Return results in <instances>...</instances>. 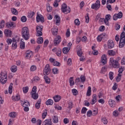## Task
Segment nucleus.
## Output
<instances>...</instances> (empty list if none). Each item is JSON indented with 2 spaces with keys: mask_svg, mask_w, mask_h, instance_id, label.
I'll return each instance as SVG.
<instances>
[{
  "mask_svg": "<svg viewBox=\"0 0 125 125\" xmlns=\"http://www.w3.org/2000/svg\"><path fill=\"white\" fill-rule=\"evenodd\" d=\"M87 96H90L91 95V87H88V89L86 93Z\"/></svg>",
  "mask_w": 125,
  "mask_h": 125,
  "instance_id": "35",
  "label": "nucleus"
},
{
  "mask_svg": "<svg viewBox=\"0 0 125 125\" xmlns=\"http://www.w3.org/2000/svg\"><path fill=\"white\" fill-rule=\"evenodd\" d=\"M109 65L112 66V67H113V68H115V69L120 68V63H119L118 61L114 60L113 58H110Z\"/></svg>",
  "mask_w": 125,
  "mask_h": 125,
  "instance_id": "3",
  "label": "nucleus"
},
{
  "mask_svg": "<svg viewBox=\"0 0 125 125\" xmlns=\"http://www.w3.org/2000/svg\"><path fill=\"white\" fill-rule=\"evenodd\" d=\"M109 79L110 80H111V81H112V80H113V79H114V72L111 71L109 73Z\"/></svg>",
  "mask_w": 125,
  "mask_h": 125,
  "instance_id": "45",
  "label": "nucleus"
},
{
  "mask_svg": "<svg viewBox=\"0 0 125 125\" xmlns=\"http://www.w3.org/2000/svg\"><path fill=\"white\" fill-rule=\"evenodd\" d=\"M11 11L12 14H13L14 15H18V11H17L16 9L14 8H11Z\"/></svg>",
  "mask_w": 125,
  "mask_h": 125,
  "instance_id": "27",
  "label": "nucleus"
},
{
  "mask_svg": "<svg viewBox=\"0 0 125 125\" xmlns=\"http://www.w3.org/2000/svg\"><path fill=\"white\" fill-rule=\"evenodd\" d=\"M42 102V99H39L35 104L36 109H40L41 108V103Z\"/></svg>",
  "mask_w": 125,
  "mask_h": 125,
  "instance_id": "23",
  "label": "nucleus"
},
{
  "mask_svg": "<svg viewBox=\"0 0 125 125\" xmlns=\"http://www.w3.org/2000/svg\"><path fill=\"white\" fill-rule=\"evenodd\" d=\"M12 88H13V83H10L8 89L9 93L10 94H11V93H12Z\"/></svg>",
  "mask_w": 125,
  "mask_h": 125,
  "instance_id": "33",
  "label": "nucleus"
},
{
  "mask_svg": "<svg viewBox=\"0 0 125 125\" xmlns=\"http://www.w3.org/2000/svg\"><path fill=\"white\" fill-rule=\"evenodd\" d=\"M125 32H122L120 36V40L119 46L120 48H122L125 46Z\"/></svg>",
  "mask_w": 125,
  "mask_h": 125,
  "instance_id": "2",
  "label": "nucleus"
},
{
  "mask_svg": "<svg viewBox=\"0 0 125 125\" xmlns=\"http://www.w3.org/2000/svg\"><path fill=\"white\" fill-rule=\"evenodd\" d=\"M9 116L11 118H16V114H15V112H11L10 114H9Z\"/></svg>",
  "mask_w": 125,
  "mask_h": 125,
  "instance_id": "59",
  "label": "nucleus"
},
{
  "mask_svg": "<svg viewBox=\"0 0 125 125\" xmlns=\"http://www.w3.org/2000/svg\"><path fill=\"white\" fill-rule=\"evenodd\" d=\"M77 55H78L79 57H82L83 56V51H82V48L81 47H79V49H78Z\"/></svg>",
  "mask_w": 125,
  "mask_h": 125,
  "instance_id": "28",
  "label": "nucleus"
},
{
  "mask_svg": "<svg viewBox=\"0 0 125 125\" xmlns=\"http://www.w3.org/2000/svg\"><path fill=\"white\" fill-rule=\"evenodd\" d=\"M40 81V77L38 76H36L33 78V82H35V83H37Z\"/></svg>",
  "mask_w": 125,
  "mask_h": 125,
  "instance_id": "61",
  "label": "nucleus"
},
{
  "mask_svg": "<svg viewBox=\"0 0 125 125\" xmlns=\"http://www.w3.org/2000/svg\"><path fill=\"white\" fill-rule=\"evenodd\" d=\"M106 71H107V68L104 67H102L101 71V74H104L105 72H106Z\"/></svg>",
  "mask_w": 125,
  "mask_h": 125,
  "instance_id": "60",
  "label": "nucleus"
},
{
  "mask_svg": "<svg viewBox=\"0 0 125 125\" xmlns=\"http://www.w3.org/2000/svg\"><path fill=\"white\" fill-rule=\"evenodd\" d=\"M37 70V66L36 65H32L30 67V71L34 72Z\"/></svg>",
  "mask_w": 125,
  "mask_h": 125,
  "instance_id": "55",
  "label": "nucleus"
},
{
  "mask_svg": "<svg viewBox=\"0 0 125 125\" xmlns=\"http://www.w3.org/2000/svg\"><path fill=\"white\" fill-rule=\"evenodd\" d=\"M123 17V13L119 12L118 14H115L113 16V20L114 21L121 19Z\"/></svg>",
  "mask_w": 125,
  "mask_h": 125,
  "instance_id": "10",
  "label": "nucleus"
},
{
  "mask_svg": "<svg viewBox=\"0 0 125 125\" xmlns=\"http://www.w3.org/2000/svg\"><path fill=\"white\" fill-rule=\"evenodd\" d=\"M97 102V95L96 94L93 95V99L91 102V104L94 105Z\"/></svg>",
  "mask_w": 125,
  "mask_h": 125,
  "instance_id": "17",
  "label": "nucleus"
},
{
  "mask_svg": "<svg viewBox=\"0 0 125 125\" xmlns=\"http://www.w3.org/2000/svg\"><path fill=\"white\" fill-rule=\"evenodd\" d=\"M7 82V75L6 73L1 72L0 74V82L2 84H4Z\"/></svg>",
  "mask_w": 125,
  "mask_h": 125,
  "instance_id": "4",
  "label": "nucleus"
},
{
  "mask_svg": "<svg viewBox=\"0 0 125 125\" xmlns=\"http://www.w3.org/2000/svg\"><path fill=\"white\" fill-rule=\"evenodd\" d=\"M51 69H50V66H49V64H47L43 70V74L44 76H47L50 74Z\"/></svg>",
  "mask_w": 125,
  "mask_h": 125,
  "instance_id": "7",
  "label": "nucleus"
},
{
  "mask_svg": "<svg viewBox=\"0 0 125 125\" xmlns=\"http://www.w3.org/2000/svg\"><path fill=\"white\" fill-rule=\"evenodd\" d=\"M81 83H84L85 82V76L84 75H81L80 77Z\"/></svg>",
  "mask_w": 125,
  "mask_h": 125,
  "instance_id": "46",
  "label": "nucleus"
},
{
  "mask_svg": "<svg viewBox=\"0 0 125 125\" xmlns=\"http://www.w3.org/2000/svg\"><path fill=\"white\" fill-rule=\"evenodd\" d=\"M108 103L110 107H113V105H115V101L112 99L109 100Z\"/></svg>",
  "mask_w": 125,
  "mask_h": 125,
  "instance_id": "41",
  "label": "nucleus"
},
{
  "mask_svg": "<svg viewBox=\"0 0 125 125\" xmlns=\"http://www.w3.org/2000/svg\"><path fill=\"white\" fill-rule=\"evenodd\" d=\"M74 23L76 26H80V24H81V21H80V20L79 19H77L75 20Z\"/></svg>",
  "mask_w": 125,
  "mask_h": 125,
  "instance_id": "49",
  "label": "nucleus"
},
{
  "mask_svg": "<svg viewBox=\"0 0 125 125\" xmlns=\"http://www.w3.org/2000/svg\"><path fill=\"white\" fill-rule=\"evenodd\" d=\"M20 46L21 49H24L25 48V42L22 41V40H21L20 43Z\"/></svg>",
  "mask_w": 125,
  "mask_h": 125,
  "instance_id": "30",
  "label": "nucleus"
},
{
  "mask_svg": "<svg viewBox=\"0 0 125 125\" xmlns=\"http://www.w3.org/2000/svg\"><path fill=\"white\" fill-rule=\"evenodd\" d=\"M53 122L54 124H57L58 123V117L57 116H54L53 117Z\"/></svg>",
  "mask_w": 125,
  "mask_h": 125,
  "instance_id": "39",
  "label": "nucleus"
},
{
  "mask_svg": "<svg viewBox=\"0 0 125 125\" xmlns=\"http://www.w3.org/2000/svg\"><path fill=\"white\" fill-rule=\"evenodd\" d=\"M87 111V108H86V107H83L82 109L81 113L82 114H85Z\"/></svg>",
  "mask_w": 125,
  "mask_h": 125,
  "instance_id": "56",
  "label": "nucleus"
},
{
  "mask_svg": "<svg viewBox=\"0 0 125 125\" xmlns=\"http://www.w3.org/2000/svg\"><path fill=\"white\" fill-rule=\"evenodd\" d=\"M69 50H70V48L64 47L62 49V52L63 53H64V54H67V53L69 52Z\"/></svg>",
  "mask_w": 125,
  "mask_h": 125,
  "instance_id": "32",
  "label": "nucleus"
},
{
  "mask_svg": "<svg viewBox=\"0 0 125 125\" xmlns=\"http://www.w3.org/2000/svg\"><path fill=\"white\" fill-rule=\"evenodd\" d=\"M11 71L13 73H15L17 71V66L16 65H13L11 68Z\"/></svg>",
  "mask_w": 125,
  "mask_h": 125,
  "instance_id": "37",
  "label": "nucleus"
},
{
  "mask_svg": "<svg viewBox=\"0 0 125 125\" xmlns=\"http://www.w3.org/2000/svg\"><path fill=\"white\" fill-rule=\"evenodd\" d=\"M33 56V52L30 50L27 51L26 52V58L29 59L31 58Z\"/></svg>",
  "mask_w": 125,
  "mask_h": 125,
  "instance_id": "20",
  "label": "nucleus"
},
{
  "mask_svg": "<svg viewBox=\"0 0 125 125\" xmlns=\"http://www.w3.org/2000/svg\"><path fill=\"white\" fill-rule=\"evenodd\" d=\"M69 81L70 86H73V85L75 84V82H74V77H70Z\"/></svg>",
  "mask_w": 125,
  "mask_h": 125,
  "instance_id": "31",
  "label": "nucleus"
},
{
  "mask_svg": "<svg viewBox=\"0 0 125 125\" xmlns=\"http://www.w3.org/2000/svg\"><path fill=\"white\" fill-rule=\"evenodd\" d=\"M52 73L54 75H57L59 73V69L58 68H54L52 69Z\"/></svg>",
  "mask_w": 125,
  "mask_h": 125,
  "instance_id": "38",
  "label": "nucleus"
},
{
  "mask_svg": "<svg viewBox=\"0 0 125 125\" xmlns=\"http://www.w3.org/2000/svg\"><path fill=\"white\" fill-rule=\"evenodd\" d=\"M105 30V26L104 25H102L99 29L100 32H103Z\"/></svg>",
  "mask_w": 125,
  "mask_h": 125,
  "instance_id": "62",
  "label": "nucleus"
},
{
  "mask_svg": "<svg viewBox=\"0 0 125 125\" xmlns=\"http://www.w3.org/2000/svg\"><path fill=\"white\" fill-rule=\"evenodd\" d=\"M44 80L45 81V83H47V84H49V83H50V78H49L48 76H44Z\"/></svg>",
  "mask_w": 125,
  "mask_h": 125,
  "instance_id": "26",
  "label": "nucleus"
},
{
  "mask_svg": "<svg viewBox=\"0 0 125 125\" xmlns=\"http://www.w3.org/2000/svg\"><path fill=\"white\" fill-rule=\"evenodd\" d=\"M52 33V35H53V36H56V35L58 34V29L56 28H54Z\"/></svg>",
  "mask_w": 125,
  "mask_h": 125,
  "instance_id": "47",
  "label": "nucleus"
},
{
  "mask_svg": "<svg viewBox=\"0 0 125 125\" xmlns=\"http://www.w3.org/2000/svg\"><path fill=\"white\" fill-rule=\"evenodd\" d=\"M6 26L8 29H13V28H14V22H7L6 23Z\"/></svg>",
  "mask_w": 125,
  "mask_h": 125,
  "instance_id": "16",
  "label": "nucleus"
},
{
  "mask_svg": "<svg viewBox=\"0 0 125 125\" xmlns=\"http://www.w3.org/2000/svg\"><path fill=\"white\" fill-rule=\"evenodd\" d=\"M37 42L39 44H41V43L43 42V38H42V37L38 38L37 41Z\"/></svg>",
  "mask_w": 125,
  "mask_h": 125,
  "instance_id": "34",
  "label": "nucleus"
},
{
  "mask_svg": "<svg viewBox=\"0 0 125 125\" xmlns=\"http://www.w3.org/2000/svg\"><path fill=\"white\" fill-rule=\"evenodd\" d=\"M45 104L46 105H47V106H48L49 105H53V100L51 99H48L46 101Z\"/></svg>",
  "mask_w": 125,
  "mask_h": 125,
  "instance_id": "29",
  "label": "nucleus"
},
{
  "mask_svg": "<svg viewBox=\"0 0 125 125\" xmlns=\"http://www.w3.org/2000/svg\"><path fill=\"white\" fill-rule=\"evenodd\" d=\"M72 92L73 94V95H78V93H79V92H78V90L76 89H73L72 90Z\"/></svg>",
  "mask_w": 125,
  "mask_h": 125,
  "instance_id": "51",
  "label": "nucleus"
},
{
  "mask_svg": "<svg viewBox=\"0 0 125 125\" xmlns=\"http://www.w3.org/2000/svg\"><path fill=\"white\" fill-rule=\"evenodd\" d=\"M102 122L104 124V125H107L108 124V120L106 119V118L104 117L102 119Z\"/></svg>",
  "mask_w": 125,
  "mask_h": 125,
  "instance_id": "48",
  "label": "nucleus"
},
{
  "mask_svg": "<svg viewBox=\"0 0 125 125\" xmlns=\"http://www.w3.org/2000/svg\"><path fill=\"white\" fill-rule=\"evenodd\" d=\"M55 18L56 20V24H59L60 23V17L57 15L55 16Z\"/></svg>",
  "mask_w": 125,
  "mask_h": 125,
  "instance_id": "40",
  "label": "nucleus"
},
{
  "mask_svg": "<svg viewBox=\"0 0 125 125\" xmlns=\"http://www.w3.org/2000/svg\"><path fill=\"white\" fill-rule=\"evenodd\" d=\"M22 107H28L30 106V103L28 101H24V103L22 104Z\"/></svg>",
  "mask_w": 125,
  "mask_h": 125,
  "instance_id": "36",
  "label": "nucleus"
},
{
  "mask_svg": "<svg viewBox=\"0 0 125 125\" xmlns=\"http://www.w3.org/2000/svg\"><path fill=\"white\" fill-rule=\"evenodd\" d=\"M81 82V79H80V78L78 77L76 78V80H75V83L76 84H79V83H80V82Z\"/></svg>",
  "mask_w": 125,
  "mask_h": 125,
  "instance_id": "63",
  "label": "nucleus"
},
{
  "mask_svg": "<svg viewBox=\"0 0 125 125\" xmlns=\"http://www.w3.org/2000/svg\"><path fill=\"white\" fill-rule=\"evenodd\" d=\"M21 36L25 41H28L30 39V33L29 28L27 27H23L21 30Z\"/></svg>",
  "mask_w": 125,
  "mask_h": 125,
  "instance_id": "1",
  "label": "nucleus"
},
{
  "mask_svg": "<svg viewBox=\"0 0 125 125\" xmlns=\"http://www.w3.org/2000/svg\"><path fill=\"white\" fill-rule=\"evenodd\" d=\"M51 10H52V7L49 6V4H48V5H47V12H51Z\"/></svg>",
  "mask_w": 125,
  "mask_h": 125,
  "instance_id": "52",
  "label": "nucleus"
},
{
  "mask_svg": "<svg viewBox=\"0 0 125 125\" xmlns=\"http://www.w3.org/2000/svg\"><path fill=\"white\" fill-rule=\"evenodd\" d=\"M107 54L110 56H114L116 55V52L112 50H109L107 51Z\"/></svg>",
  "mask_w": 125,
  "mask_h": 125,
  "instance_id": "25",
  "label": "nucleus"
},
{
  "mask_svg": "<svg viewBox=\"0 0 125 125\" xmlns=\"http://www.w3.org/2000/svg\"><path fill=\"white\" fill-rule=\"evenodd\" d=\"M34 15H35V12H30L28 14L27 17H28V18H32V17H33V16H34Z\"/></svg>",
  "mask_w": 125,
  "mask_h": 125,
  "instance_id": "44",
  "label": "nucleus"
},
{
  "mask_svg": "<svg viewBox=\"0 0 125 125\" xmlns=\"http://www.w3.org/2000/svg\"><path fill=\"white\" fill-rule=\"evenodd\" d=\"M37 15L36 17V21L37 23H39L40 21H41V23H43L44 22V19L43 18V16H40V15L39 14V13H37Z\"/></svg>",
  "mask_w": 125,
  "mask_h": 125,
  "instance_id": "11",
  "label": "nucleus"
},
{
  "mask_svg": "<svg viewBox=\"0 0 125 125\" xmlns=\"http://www.w3.org/2000/svg\"><path fill=\"white\" fill-rule=\"evenodd\" d=\"M111 18L112 17L111 16V15L110 14L106 15L105 16V20L109 21V20H110V19H111Z\"/></svg>",
  "mask_w": 125,
  "mask_h": 125,
  "instance_id": "57",
  "label": "nucleus"
},
{
  "mask_svg": "<svg viewBox=\"0 0 125 125\" xmlns=\"http://www.w3.org/2000/svg\"><path fill=\"white\" fill-rule=\"evenodd\" d=\"M22 90L24 93H27V92H28L29 90V87L28 86L23 87L22 88Z\"/></svg>",
  "mask_w": 125,
  "mask_h": 125,
  "instance_id": "50",
  "label": "nucleus"
},
{
  "mask_svg": "<svg viewBox=\"0 0 125 125\" xmlns=\"http://www.w3.org/2000/svg\"><path fill=\"white\" fill-rule=\"evenodd\" d=\"M4 34L6 37H11L12 32L9 29H6L4 31Z\"/></svg>",
  "mask_w": 125,
  "mask_h": 125,
  "instance_id": "19",
  "label": "nucleus"
},
{
  "mask_svg": "<svg viewBox=\"0 0 125 125\" xmlns=\"http://www.w3.org/2000/svg\"><path fill=\"white\" fill-rule=\"evenodd\" d=\"M100 0H97L95 3H93L91 5L92 9H95V10H98L100 8Z\"/></svg>",
  "mask_w": 125,
  "mask_h": 125,
  "instance_id": "9",
  "label": "nucleus"
},
{
  "mask_svg": "<svg viewBox=\"0 0 125 125\" xmlns=\"http://www.w3.org/2000/svg\"><path fill=\"white\" fill-rule=\"evenodd\" d=\"M107 35L105 33H103L102 34L99 35L97 38L98 42H101L103 39H105L106 38Z\"/></svg>",
  "mask_w": 125,
  "mask_h": 125,
  "instance_id": "14",
  "label": "nucleus"
},
{
  "mask_svg": "<svg viewBox=\"0 0 125 125\" xmlns=\"http://www.w3.org/2000/svg\"><path fill=\"white\" fill-rule=\"evenodd\" d=\"M121 79H122V75L120 74H118L116 78V82L119 83V82H120Z\"/></svg>",
  "mask_w": 125,
  "mask_h": 125,
  "instance_id": "43",
  "label": "nucleus"
},
{
  "mask_svg": "<svg viewBox=\"0 0 125 125\" xmlns=\"http://www.w3.org/2000/svg\"><path fill=\"white\" fill-rule=\"evenodd\" d=\"M31 93L32 98L35 100H37L39 98V94L37 93V86H33Z\"/></svg>",
  "mask_w": 125,
  "mask_h": 125,
  "instance_id": "6",
  "label": "nucleus"
},
{
  "mask_svg": "<svg viewBox=\"0 0 125 125\" xmlns=\"http://www.w3.org/2000/svg\"><path fill=\"white\" fill-rule=\"evenodd\" d=\"M52 51H53V52H56V55H57V56H59V57H60V56H61V53L62 52V50H61V49L59 48H54L52 49Z\"/></svg>",
  "mask_w": 125,
  "mask_h": 125,
  "instance_id": "12",
  "label": "nucleus"
},
{
  "mask_svg": "<svg viewBox=\"0 0 125 125\" xmlns=\"http://www.w3.org/2000/svg\"><path fill=\"white\" fill-rule=\"evenodd\" d=\"M61 42V36L58 35L54 40V43L55 45H58L59 43Z\"/></svg>",
  "mask_w": 125,
  "mask_h": 125,
  "instance_id": "13",
  "label": "nucleus"
},
{
  "mask_svg": "<svg viewBox=\"0 0 125 125\" xmlns=\"http://www.w3.org/2000/svg\"><path fill=\"white\" fill-rule=\"evenodd\" d=\"M43 26L42 25H37L36 26V32H37V37H42V31Z\"/></svg>",
  "mask_w": 125,
  "mask_h": 125,
  "instance_id": "8",
  "label": "nucleus"
},
{
  "mask_svg": "<svg viewBox=\"0 0 125 125\" xmlns=\"http://www.w3.org/2000/svg\"><path fill=\"white\" fill-rule=\"evenodd\" d=\"M53 99L55 102H59V101L61 100V96L59 95H56L55 97H53Z\"/></svg>",
  "mask_w": 125,
  "mask_h": 125,
  "instance_id": "24",
  "label": "nucleus"
},
{
  "mask_svg": "<svg viewBox=\"0 0 125 125\" xmlns=\"http://www.w3.org/2000/svg\"><path fill=\"white\" fill-rule=\"evenodd\" d=\"M12 98L14 101H19V100H20V96L19 95H17L15 97L13 96Z\"/></svg>",
  "mask_w": 125,
  "mask_h": 125,
  "instance_id": "42",
  "label": "nucleus"
},
{
  "mask_svg": "<svg viewBox=\"0 0 125 125\" xmlns=\"http://www.w3.org/2000/svg\"><path fill=\"white\" fill-rule=\"evenodd\" d=\"M108 48L109 49H111L115 46V44L114 43V42L112 40H109L107 42Z\"/></svg>",
  "mask_w": 125,
  "mask_h": 125,
  "instance_id": "15",
  "label": "nucleus"
},
{
  "mask_svg": "<svg viewBox=\"0 0 125 125\" xmlns=\"http://www.w3.org/2000/svg\"><path fill=\"white\" fill-rule=\"evenodd\" d=\"M21 22H25L26 21H27V18L25 16H23L21 17Z\"/></svg>",
  "mask_w": 125,
  "mask_h": 125,
  "instance_id": "54",
  "label": "nucleus"
},
{
  "mask_svg": "<svg viewBox=\"0 0 125 125\" xmlns=\"http://www.w3.org/2000/svg\"><path fill=\"white\" fill-rule=\"evenodd\" d=\"M53 64L54 66H60V63L58 62H54Z\"/></svg>",
  "mask_w": 125,
  "mask_h": 125,
  "instance_id": "64",
  "label": "nucleus"
},
{
  "mask_svg": "<svg viewBox=\"0 0 125 125\" xmlns=\"http://www.w3.org/2000/svg\"><path fill=\"white\" fill-rule=\"evenodd\" d=\"M12 48L13 49H16L17 48V42H16V39H15V38H13Z\"/></svg>",
  "mask_w": 125,
  "mask_h": 125,
  "instance_id": "18",
  "label": "nucleus"
},
{
  "mask_svg": "<svg viewBox=\"0 0 125 125\" xmlns=\"http://www.w3.org/2000/svg\"><path fill=\"white\" fill-rule=\"evenodd\" d=\"M61 10L63 13H70L71 12V8L70 7H67V4L65 3L62 5Z\"/></svg>",
  "mask_w": 125,
  "mask_h": 125,
  "instance_id": "5",
  "label": "nucleus"
},
{
  "mask_svg": "<svg viewBox=\"0 0 125 125\" xmlns=\"http://www.w3.org/2000/svg\"><path fill=\"white\" fill-rule=\"evenodd\" d=\"M101 62L103 65H105L107 63V58H106V55L104 54L102 56Z\"/></svg>",
  "mask_w": 125,
  "mask_h": 125,
  "instance_id": "21",
  "label": "nucleus"
},
{
  "mask_svg": "<svg viewBox=\"0 0 125 125\" xmlns=\"http://www.w3.org/2000/svg\"><path fill=\"white\" fill-rule=\"evenodd\" d=\"M124 70H125V67H122L121 68H119V69L118 70V73H119L118 74H120V75H121V74H122Z\"/></svg>",
  "mask_w": 125,
  "mask_h": 125,
  "instance_id": "58",
  "label": "nucleus"
},
{
  "mask_svg": "<svg viewBox=\"0 0 125 125\" xmlns=\"http://www.w3.org/2000/svg\"><path fill=\"white\" fill-rule=\"evenodd\" d=\"M88 13H87L86 14V16H85L86 23H88V22H89V17L88 16Z\"/></svg>",
  "mask_w": 125,
  "mask_h": 125,
  "instance_id": "53",
  "label": "nucleus"
},
{
  "mask_svg": "<svg viewBox=\"0 0 125 125\" xmlns=\"http://www.w3.org/2000/svg\"><path fill=\"white\" fill-rule=\"evenodd\" d=\"M43 125H52L51 119H46L42 123Z\"/></svg>",
  "mask_w": 125,
  "mask_h": 125,
  "instance_id": "22",
  "label": "nucleus"
}]
</instances>
